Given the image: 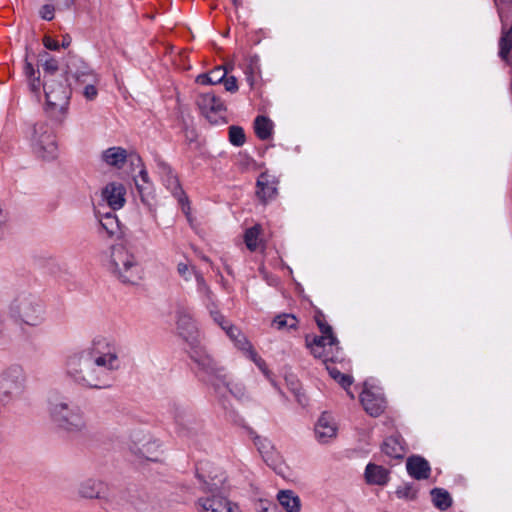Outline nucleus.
Listing matches in <instances>:
<instances>
[{
    "instance_id": "4468645a",
    "label": "nucleus",
    "mask_w": 512,
    "mask_h": 512,
    "mask_svg": "<svg viewBox=\"0 0 512 512\" xmlns=\"http://www.w3.org/2000/svg\"><path fill=\"white\" fill-rule=\"evenodd\" d=\"M101 159L108 166L121 169L129 159L131 164H134L136 160L138 163L142 164V160L137 154H128L127 150L123 147L114 146L104 150L101 154Z\"/></svg>"
},
{
    "instance_id": "c9c22d12",
    "label": "nucleus",
    "mask_w": 512,
    "mask_h": 512,
    "mask_svg": "<svg viewBox=\"0 0 512 512\" xmlns=\"http://www.w3.org/2000/svg\"><path fill=\"white\" fill-rule=\"evenodd\" d=\"M212 316L214 320L220 324L223 330L226 331L227 335L230 337L231 340H236L237 337L241 336V332L237 327L234 326H225L224 325V317L219 312H212Z\"/></svg>"
},
{
    "instance_id": "bf43d9fd",
    "label": "nucleus",
    "mask_w": 512,
    "mask_h": 512,
    "mask_svg": "<svg viewBox=\"0 0 512 512\" xmlns=\"http://www.w3.org/2000/svg\"><path fill=\"white\" fill-rule=\"evenodd\" d=\"M202 259H203L204 261H206V262H208V261H209V259H208L207 257H205V256H204Z\"/></svg>"
},
{
    "instance_id": "49530a36",
    "label": "nucleus",
    "mask_w": 512,
    "mask_h": 512,
    "mask_svg": "<svg viewBox=\"0 0 512 512\" xmlns=\"http://www.w3.org/2000/svg\"><path fill=\"white\" fill-rule=\"evenodd\" d=\"M235 345L243 350L250 353V349H253L252 345L249 343V341L246 339V337L241 333V336L237 337L236 340H234Z\"/></svg>"
},
{
    "instance_id": "6e6552de",
    "label": "nucleus",
    "mask_w": 512,
    "mask_h": 512,
    "mask_svg": "<svg viewBox=\"0 0 512 512\" xmlns=\"http://www.w3.org/2000/svg\"><path fill=\"white\" fill-rule=\"evenodd\" d=\"M78 494L82 498L101 500L102 507L105 510L117 511L123 506L117 500L116 493H112L101 481L93 479L83 481L78 487Z\"/></svg>"
},
{
    "instance_id": "412c9836",
    "label": "nucleus",
    "mask_w": 512,
    "mask_h": 512,
    "mask_svg": "<svg viewBox=\"0 0 512 512\" xmlns=\"http://www.w3.org/2000/svg\"><path fill=\"white\" fill-rule=\"evenodd\" d=\"M367 483L373 485H385L389 479V471L382 466L369 463L365 469Z\"/></svg>"
},
{
    "instance_id": "c85d7f7f",
    "label": "nucleus",
    "mask_w": 512,
    "mask_h": 512,
    "mask_svg": "<svg viewBox=\"0 0 512 512\" xmlns=\"http://www.w3.org/2000/svg\"><path fill=\"white\" fill-rule=\"evenodd\" d=\"M324 362L326 364V369L331 378L334 379L337 383H339V385L348 392L351 398H354V395L348 391L349 387L353 383L352 376L343 374L337 368L328 365L327 360H325Z\"/></svg>"
},
{
    "instance_id": "58836bf2",
    "label": "nucleus",
    "mask_w": 512,
    "mask_h": 512,
    "mask_svg": "<svg viewBox=\"0 0 512 512\" xmlns=\"http://www.w3.org/2000/svg\"><path fill=\"white\" fill-rule=\"evenodd\" d=\"M188 416L189 415L187 414V411L184 408L175 406V421L183 429L186 427L187 424L191 422Z\"/></svg>"
},
{
    "instance_id": "2f4dec72",
    "label": "nucleus",
    "mask_w": 512,
    "mask_h": 512,
    "mask_svg": "<svg viewBox=\"0 0 512 512\" xmlns=\"http://www.w3.org/2000/svg\"><path fill=\"white\" fill-rule=\"evenodd\" d=\"M261 231L260 225H254L247 229L244 234V242L250 251H256L258 248V239Z\"/></svg>"
},
{
    "instance_id": "1a4fd4ad",
    "label": "nucleus",
    "mask_w": 512,
    "mask_h": 512,
    "mask_svg": "<svg viewBox=\"0 0 512 512\" xmlns=\"http://www.w3.org/2000/svg\"><path fill=\"white\" fill-rule=\"evenodd\" d=\"M196 477L204 493H223L226 476L220 468L209 462H200L196 466Z\"/></svg>"
},
{
    "instance_id": "9b49d317",
    "label": "nucleus",
    "mask_w": 512,
    "mask_h": 512,
    "mask_svg": "<svg viewBox=\"0 0 512 512\" xmlns=\"http://www.w3.org/2000/svg\"><path fill=\"white\" fill-rule=\"evenodd\" d=\"M25 390V375L18 366L8 368L0 375V395L11 398L20 396Z\"/></svg>"
},
{
    "instance_id": "6ab92c4d",
    "label": "nucleus",
    "mask_w": 512,
    "mask_h": 512,
    "mask_svg": "<svg viewBox=\"0 0 512 512\" xmlns=\"http://www.w3.org/2000/svg\"><path fill=\"white\" fill-rule=\"evenodd\" d=\"M315 433L319 441L327 442L328 439L336 435V426L332 421V417L329 413L324 412L319 418L316 426Z\"/></svg>"
},
{
    "instance_id": "72a5a7b5",
    "label": "nucleus",
    "mask_w": 512,
    "mask_h": 512,
    "mask_svg": "<svg viewBox=\"0 0 512 512\" xmlns=\"http://www.w3.org/2000/svg\"><path fill=\"white\" fill-rule=\"evenodd\" d=\"M39 67H41L43 70L42 80L57 78L60 75L58 74L59 64L55 58H53L50 61H45V63H42V65H40Z\"/></svg>"
},
{
    "instance_id": "f8f14e48",
    "label": "nucleus",
    "mask_w": 512,
    "mask_h": 512,
    "mask_svg": "<svg viewBox=\"0 0 512 512\" xmlns=\"http://www.w3.org/2000/svg\"><path fill=\"white\" fill-rule=\"evenodd\" d=\"M63 75L67 78H73L80 84L98 82L96 75L83 59L72 53L67 56Z\"/></svg>"
},
{
    "instance_id": "0eeeda50",
    "label": "nucleus",
    "mask_w": 512,
    "mask_h": 512,
    "mask_svg": "<svg viewBox=\"0 0 512 512\" xmlns=\"http://www.w3.org/2000/svg\"><path fill=\"white\" fill-rule=\"evenodd\" d=\"M31 145L35 154L49 160L56 157L57 142L54 130L45 121L36 122L32 126Z\"/></svg>"
},
{
    "instance_id": "de8ad7c7",
    "label": "nucleus",
    "mask_w": 512,
    "mask_h": 512,
    "mask_svg": "<svg viewBox=\"0 0 512 512\" xmlns=\"http://www.w3.org/2000/svg\"><path fill=\"white\" fill-rule=\"evenodd\" d=\"M42 42H43L44 47L48 50L55 51V50H58L60 47L58 41L51 38L49 35H45L42 39Z\"/></svg>"
},
{
    "instance_id": "dca6fc26",
    "label": "nucleus",
    "mask_w": 512,
    "mask_h": 512,
    "mask_svg": "<svg viewBox=\"0 0 512 512\" xmlns=\"http://www.w3.org/2000/svg\"><path fill=\"white\" fill-rule=\"evenodd\" d=\"M125 194V187L121 183L116 182L108 183L102 190L103 199L113 211L124 206L126 201Z\"/></svg>"
},
{
    "instance_id": "3c124183",
    "label": "nucleus",
    "mask_w": 512,
    "mask_h": 512,
    "mask_svg": "<svg viewBox=\"0 0 512 512\" xmlns=\"http://www.w3.org/2000/svg\"><path fill=\"white\" fill-rule=\"evenodd\" d=\"M177 271L180 276H182L184 279L188 280L189 275V266L186 263H179L177 265Z\"/></svg>"
},
{
    "instance_id": "2eb2a0df",
    "label": "nucleus",
    "mask_w": 512,
    "mask_h": 512,
    "mask_svg": "<svg viewBox=\"0 0 512 512\" xmlns=\"http://www.w3.org/2000/svg\"><path fill=\"white\" fill-rule=\"evenodd\" d=\"M277 184L275 176L268 172H262L258 176L255 194L261 203L266 204L277 196Z\"/></svg>"
},
{
    "instance_id": "37998d69",
    "label": "nucleus",
    "mask_w": 512,
    "mask_h": 512,
    "mask_svg": "<svg viewBox=\"0 0 512 512\" xmlns=\"http://www.w3.org/2000/svg\"><path fill=\"white\" fill-rule=\"evenodd\" d=\"M97 82H85L86 84L83 94L87 100H94L97 97L98 91L95 87Z\"/></svg>"
},
{
    "instance_id": "e433bc0d",
    "label": "nucleus",
    "mask_w": 512,
    "mask_h": 512,
    "mask_svg": "<svg viewBox=\"0 0 512 512\" xmlns=\"http://www.w3.org/2000/svg\"><path fill=\"white\" fill-rule=\"evenodd\" d=\"M225 387L228 391L238 399L245 397V387L242 384H233L225 377V382H220V388Z\"/></svg>"
},
{
    "instance_id": "79ce46f5",
    "label": "nucleus",
    "mask_w": 512,
    "mask_h": 512,
    "mask_svg": "<svg viewBox=\"0 0 512 512\" xmlns=\"http://www.w3.org/2000/svg\"><path fill=\"white\" fill-rule=\"evenodd\" d=\"M55 8L51 4H45L41 7L39 14L40 17L46 21H51L54 19Z\"/></svg>"
},
{
    "instance_id": "5701e85b",
    "label": "nucleus",
    "mask_w": 512,
    "mask_h": 512,
    "mask_svg": "<svg viewBox=\"0 0 512 512\" xmlns=\"http://www.w3.org/2000/svg\"><path fill=\"white\" fill-rule=\"evenodd\" d=\"M382 452L392 459H402L405 455V449L399 437L390 436L382 444Z\"/></svg>"
},
{
    "instance_id": "864d4df0",
    "label": "nucleus",
    "mask_w": 512,
    "mask_h": 512,
    "mask_svg": "<svg viewBox=\"0 0 512 512\" xmlns=\"http://www.w3.org/2000/svg\"><path fill=\"white\" fill-rule=\"evenodd\" d=\"M311 348V353L314 355L315 358H322L324 355H323V352L320 351L321 348H314V347H310Z\"/></svg>"
},
{
    "instance_id": "8fccbe9b",
    "label": "nucleus",
    "mask_w": 512,
    "mask_h": 512,
    "mask_svg": "<svg viewBox=\"0 0 512 512\" xmlns=\"http://www.w3.org/2000/svg\"><path fill=\"white\" fill-rule=\"evenodd\" d=\"M254 443L260 452H263V450L266 449L270 444L267 439H262L260 436H256L254 438Z\"/></svg>"
},
{
    "instance_id": "13d9d810",
    "label": "nucleus",
    "mask_w": 512,
    "mask_h": 512,
    "mask_svg": "<svg viewBox=\"0 0 512 512\" xmlns=\"http://www.w3.org/2000/svg\"><path fill=\"white\" fill-rule=\"evenodd\" d=\"M174 182L179 187V183H178V180L176 178H174Z\"/></svg>"
},
{
    "instance_id": "393cba45",
    "label": "nucleus",
    "mask_w": 512,
    "mask_h": 512,
    "mask_svg": "<svg viewBox=\"0 0 512 512\" xmlns=\"http://www.w3.org/2000/svg\"><path fill=\"white\" fill-rule=\"evenodd\" d=\"M227 69L219 66L213 69L210 73H203L197 76L196 82L202 85H215L223 81L224 76L227 74Z\"/></svg>"
},
{
    "instance_id": "09e8293b",
    "label": "nucleus",
    "mask_w": 512,
    "mask_h": 512,
    "mask_svg": "<svg viewBox=\"0 0 512 512\" xmlns=\"http://www.w3.org/2000/svg\"><path fill=\"white\" fill-rule=\"evenodd\" d=\"M54 57L50 55L46 50H42L37 55V68L39 70V66L42 65V63H45V61H50Z\"/></svg>"
},
{
    "instance_id": "f3484780",
    "label": "nucleus",
    "mask_w": 512,
    "mask_h": 512,
    "mask_svg": "<svg viewBox=\"0 0 512 512\" xmlns=\"http://www.w3.org/2000/svg\"><path fill=\"white\" fill-rule=\"evenodd\" d=\"M406 469L408 474L416 480H426L431 473L429 462L419 455H412L407 458Z\"/></svg>"
},
{
    "instance_id": "7ed1b4c3",
    "label": "nucleus",
    "mask_w": 512,
    "mask_h": 512,
    "mask_svg": "<svg viewBox=\"0 0 512 512\" xmlns=\"http://www.w3.org/2000/svg\"><path fill=\"white\" fill-rule=\"evenodd\" d=\"M108 269L125 285H137L142 280L141 263L126 244L119 243L111 247Z\"/></svg>"
},
{
    "instance_id": "4be33fe9",
    "label": "nucleus",
    "mask_w": 512,
    "mask_h": 512,
    "mask_svg": "<svg viewBox=\"0 0 512 512\" xmlns=\"http://www.w3.org/2000/svg\"><path fill=\"white\" fill-rule=\"evenodd\" d=\"M277 500L286 512H300L301 510V500L292 490H280Z\"/></svg>"
},
{
    "instance_id": "5fc2aeb1",
    "label": "nucleus",
    "mask_w": 512,
    "mask_h": 512,
    "mask_svg": "<svg viewBox=\"0 0 512 512\" xmlns=\"http://www.w3.org/2000/svg\"><path fill=\"white\" fill-rule=\"evenodd\" d=\"M140 177L144 183H149L148 173L144 168L140 170Z\"/></svg>"
},
{
    "instance_id": "6e6d98bb",
    "label": "nucleus",
    "mask_w": 512,
    "mask_h": 512,
    "mask_svg": "<svg viewBox=\"0 0 512 512\" xmlns=\"http://www.w3.org/2000/svg\"><path fill=\"white\" fill-rule=\"evenodd\" d=\"M136 187L141 195L142 200H144V190L146 189L142 184H139L137 180H135Z\"/></svg>"
},
{
    "instance_id": "423d86ee",
    "label": "nucleus",
    "mask_w": 512,
    "mask_h": 512,
    "mask_svg": "<svg viewBox=\"0 0 512 512\" xmlns=\"http://www.w3.org/2000/svg\"><path fill=\"white\" fill-rule=\"evenodd\" d=\"M117 500L123 506L119 510H123L126 506H130L136 512H161L163 509V501L160 495L145 488L128 489L116 493Z\"/></svg>"
},
{
    "instance_id": "b1692460",
    "label": "nucleus",
    "mask_w": 512,
    "mask_h": 512,
    "mask_svg": "<svg viewBox=\"0 0 512 512\" xmlns=\"http://www.w3.org/2000/svg\"><path fill=\"white\" fill-rule=\"evenodd\" d=\"M430 495L432 502L437 509L445 511L452 506L453 500L447 490L443 488H433L430 491Z\"/></svg>"
},
{
    "instance_id": "c756f323",
    "label": "nucleus",
    "mask_w": 512,
    "mask_h": 512,
    "mask_svg": "<svg viewBox=\"0 0 512 512\" xmlns=\"http://www.w3.org/2000/svg\"><path fill=\"white\" fill-rule=\"evenodd\" d=\"M298 319L293 314H279L274 317L272 326H275L278 330H296L298 328Z\"/></svg>"
},
{
    "instance_id": "a878e982",
    "label": "nucleus",
    "mask_w": 512,
    "mask_h": 512,
    "mask_svg": "<svg viewBox=\"0 0 512 512\" xmlns=\"http://www.w3.org/2000/svg\"><path fill=\"white\" fill-rule=\"evenodd\" d=\"M314 320L321 332V334L328 335L329 337V345L335 346L338 345L339 341L337 337L333 333L332 327L326 322L325 315L320 309H315Z\"/></svg>"
},
{
    "instance_id": "603ef678",
    "label": "nucleus",
    "mask_w": 512,
    "mask_h": 512,
    "mask_svg": "<svg viewBox=\"0 0 512 512\" xmlns=\"http://www.w3.org/2000/svg\"><path fill=\"white\" fill-rule=\"evenodd\" d=\"M71 44V37L67 34L63 36L61 47L68 48Z\"/></svg>"
},
{
    "instance_id": "473e14b6",
    "label": "nucleus",
    "mask_w": 512,
    "mask_h": 512,
    "mask_svg": "<svg viewBox=\"0 0 512 512\" xmlns=\"http://www.w3.org/2000/svg\"><path fill=\"white\" fill-rule=\"evenodd\" d=\"M229 141L236 147H241L246 141L244 129L240 126L232 125L229 127Z\"/></svg>"
},
{
    "instance_id": "a211bd4d",
    "label": "nucleus",
    "mask_w": 512,
    "mask_h": 512,
    "mask_svg": "<svg viewBox=\"0 0 512 512\" xmlns=\"http://www.w3.org/2000/svg\"><path fill=\"white\" fill-rule=\"evenodd\" d=\"M203 512H223L231 505H236L229 501L222 493H214L211 496L203 497L198 500Z\"/></svg>"
},
{
    "instance_id": "c03bdc74",
    "label": "nucleus",
    "mask_w": 512,
    "mask_h": 512,
    "mask_svg": "<svg viewBox=\"0 0 512 512\" xmlns=\"http://www.w3.org/2000/svg\"><path fill=\"white\" fill-rule=\"evenodd\" d=\"M249 357L263 373L267 374L266 362L257 354L254 349H250Z\"/></svg>"
},
{
    "instance_id": "f704fd0d",
    "label": "nucleus",
    "mask_w": 512,
    "mask_h": 512,
    "mask_svg": "<svg viewBox=\"0 0 512 512\" xmlns=\"http://www.w3.org/2000/svg\"><path fill=\"white\" fill-rule=\"evenodd\" d=\"M395 494L398 498L415 500L417 497V489L414 487L413 483H403L397 487Z\"/></svg>"
},
{
    "instance_id": "4d7b16f0",
    "label": "nucleus",
    "mask_w": 512,
    "mask_h": 512,
    "mask_svg": "<svg viewBox=\"0 0 512 512\" xmlns=\"http://www.w3.org/2000/svg\"><path fill=\"white\" fill-rule=\"evenodd\" d=\"M233 4L237 6L239 4V0H232Z\"/></svg>"
},
{
    "instance_id": "ea45409f",
    "label": "nucleus",
    "mask_w": 512,
    "mask_h": 512,
    "mask_svg": "<svg viewBox=\"0 0 512 512\" xmlns=\"http://www.w3.org/2000/svg\"><path fill=\"white\" fill-rule=\"evenodd\" d=\"M195 278L198 286V291L204 294L208 299H210L212 292L210 287L207 285L204 277L200 273H195Z\"/></svg>"
},
{
    "instance_id": "39448f33",
    "label": "nucleus",
    "mask_w": 512,
    "mask_h": 512,
    "mask_svg": "<svg viewBox=\"0 0 512 512\" xmlns=\"http://www.w3.org/2000/svg\"><path fill=\"white\" fill-rule=\"evenodd\" d=\"M48 403L51 417L60 429L68 433H81L86 430L87 422L78 406L57 393L49 396Z\"/></svg>"
},
{
    "instance_id": "bb28decb",
    "label": "nucleus",
    "mask_w": 512,
    "mask_h": 512,
    "mask_svg": "<svg viewBox=\"0 0 512 512\" xmlns=\"http://www.w3.org/2000/svg\"><path fill=\"white\" fill-rule=\"evenodd\" d=\"M273 123L266 117L259 115L254 121V130L257 137L261 140H267L272 134Z\"/></svg>"
},
{
    "instance_id": "aec40b11",
    "label": "nucleus",
    "mask_w": 512,
    "mask_h": 512,
    "mask_svg": "<svg viewBox=\"0 0 512 512\" xmlns=\"http://www.w3.org/2000/svg\"><path fill=\"white\" fill-rule=\"evenodd\" d=\"M360 400L365 411L373 417L379 416L384 410L383 400L370 391L364 390L360 394Z\"/></svg>"
},
{
    "instance_id": "f257e3e1",
    "label": "nucleus",
    "mask_w": 512,
    "mask_h": 512,
    "mask_svg": "<svg viewBox=\"0 0 512 512\" xmlns=\"http://www.w3.org/2000/svg\"><path fill=\"white\" fill-rule=\"evenodd\" d=\"M117 356L109 351L104 338H95L91 347L69 356L67 374L77 383L94 389L109 388Z\"/></svg>"
},
{
    "instance_id": "cd10ccee",
    "label": "nucleus",
    "mask_w": 512,
    "mask_h": 512,
    "mask_svg": "<svg viewBox=\"0 0 512 512\" xmlns=\"http://www.w3.org/2000/svg\"><path fill=\"white\" fill-rule=\"evenodd\" d=\"M100 225L105 230L109 237L116 235L119 230V221L113 212H107L100 216Z\"/></svg>"
},
{
    "instance_id": "a19ab883",
    "label": "nucleus",
    "mask_w": 512,
    "mask_h": 512,
    "mask_svg": "<svg viewBox=\"0 0 512 512\" xmlns=\"http://www.w3.org/2000/svg\"><path fill=\"white\" fill-rule=\"evenodd\" d=\"M306 343L308 347L316 346L318 348H324L325 345H329V337L328 335L322 334L321 336H314L313 341L310 343L308 338H306Z\"/></svg>"
},
{
    "instance_id": "f03ea898",
    "label": "nucleus",
    "mask_w": 512,
    "mask_h": 512,
    "mask_svg": "<svg viewBox=\"0 0 512 512\" xmlns=\"http://www.w3.org/2000/svg\"><path fill=\"white\" fill-rule=\"evenodd\" d=\"M24 74L29 89L35 96L39 97L41 90L44 91L48 111H59L63 114L67 110L72 94L67 77L62 74L57 78L42 80L40 70L35 69L28 61V55L25 57Z\"/></svg>"
},
{
    "instance_id": "9d476101",
    "label": "nucleus",
    "mask_w": 512,
    "mask_h": 512,
    "mask_svg": "<svg viewBox=\"0 0 512 512\" xmlns=\"http://www.w3.org/2000/svg\"><path fill=\"white\" fill-rule=\"evenodd\" d=\"M202 372V378L210 383L215 391H219L220 382H225V368L220 366L210 355L195 351L191 356Z\"/></svg>"
},
{
    "instance_id": "ddd939ff",
    "label": "nucleus",
    "mask_w": 512,
    "mask_h": 512,
    "mask_svg": "<svg viewBox=\"0 0 512 512\" xmlns=\"http://www.w3.org/2000/svg\"><path fill=\"white\" fill-rule=\"evenodd\" d=\"M197 106L202 114L212 124H217L221 117V113L226 111V107L222 100L213 93L201 94L197 98Z\"/></svg>"
},
{
    "instance_id": "7c9ffc66",
    "label": "nucleus",
    "mask_w": 512,
    "mask_h": 512,
    "mask_svg": "<svg viewBox=\"0 0 512 512\" xmlns=\"http://www.w3.org/2000/svg\"><path fill=\"white\" fill-rule=\"evenodd\" d=\"M158 448L159 445L156 442L147 443L139 449V455L148 461L159 462L162 452Z\"/></svg>"
},
{
    "instance_id": "4c0bfd02",
    "label": "nucleus",
    "mask_w": 512,
    "mask_h": 512,
    "mask_svg": "<svg viewBox=\"0 0 512 512\" xmlns=\"http://www.w3.org/2000/svg\"><path fill=\"white\" fill-rule=\"evenodd\" d=\"M254 509L256 512H281L276 503L264 499L255 501Z\"/></svg>"
},
{
    "instance_id": "20e7f679",
    "label": "nucleus",
    "mask_w": 512,
    "mask_h": 512,
    "mask_svg": "<svg viewBox=\"0 0 512 512\" xmlns=\"http://www.w3.org/2000/svg\"><path fill=\"white\" fill-rule=\"evenodd\" d=\"M8 316L17 325L36 327L45 319V307L36 295L23 290L17 292L10 301Z\"/></svg>"
},
{
    "instance_id": "a18cd8bd",
    "label": "nucleus",
    "mask_w": 512,
    "mask_h": 512,
    "mask_svg": "<svg viewBox=\"0 0 512 512\" xmlns=\"http://www.w3.org/2000/svg\"><path fill=\"white\" fill-rule=\"evenodd\" d=\"M221 83L224 84L225 90L228 92L235 93L236 91H238V83L235 76H224V79Z\"/></svg>"
}]
</instances>
